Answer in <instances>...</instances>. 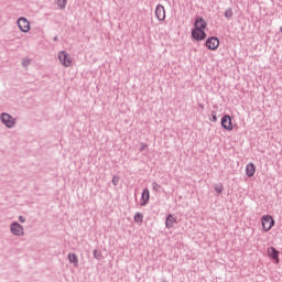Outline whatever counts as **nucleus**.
Wrapping results in <instances>:
<instances>
[{
  "instance_id": "f257e3e1",
  "label": "nucleus",
  "mask_w": 282,
  "mask_h": 282,
  "mask_svg": "<svg viewBox=\"0 0 282 282\" xmlns=\"http://www.w3.org/2000/svg\"><path fill=\"white\" fill-rule=\"evenodd\" d=\"M206 28H208V22H206L202 17H196L194 21V29L192 30V39H194V41H205Z\"/></svg>"
},
{
  "instance_id": "f03ea898",
  "label": "nucleus",
  "mask_w": 282,
  "mask_h": 282,
  "mask_svg": "<svg viewBox=\"0 0 282 282\" xmlns=\"http://www.w3.org/2000/svg\"><path fill=\"white\" fill-rule=\"evenodd\" d=\"M261 225L262 230L264 232H269V230H272V228H274V218L270 215H264L261 218Z\"/></svg>"
},
{
  "instance_id": "7ed1b4c3",
  "label": "nucleus",
  "mask_w": 282,
  "mask_h": 282,
  "mask_svg": "<svg viewBox=\"0 0 282 282\" xmlns=\"http://www.w3.org/2000/svg\"><path fill=\"white\" fill-rule=\"evenodd\" d=\"M279 254V250H276L274 247H269L267 249V256L269 257V259H272L274 263H276V265H279L280 263Z\"/></svg>"
},
{
  "instance_id": "20e7f679",
  "label": "nucleus",
  "mask_w": 282,
  "mask_h": 282,
  "mask_svg": "<svg viewBox=\"0 0 282 282\" xmlns=\"http://www.w3.org/2000/svg\"><path fill=\"white\" fill-rule=\"evenodd\" d=\"M1 120L3 124H6V127H8L9 129H12V127L17 124V121L14 120V118H12V116H10L9 113H2Z\"/></svg>"
},
{
  "instance_id": "39448f33",
  "label": "nucleus",
  "mask_w": 282,
  "mask_h": 282,
  "mask_svg": "<svg viewBox=\"0 0 282 282\" xmlns=\"http://www.w3.org/2000/svg\"><path fill=\"white\" fill-rule=\"evenodd\" d=\"M205 45L208 50H212L213 52H215V50L219 47V39L212 36L207 39V41L205 42Z\"/></svg>"
},
{
  "instance_id": "423d86ee",
  "label": "nucleus",
  "mask_w": 282,
  "mask_h": 282,
  "mask_svg": "<svg viewBox=\"0 0 282 282\" xmlns=\"http://www.w3.org/2000/svg\"><path fill=\"white\" fill-rule=\"evenodd\" d=\"M221 127H224L226 129V131H232L234 127H232V118H230L229 115H225L221 118L220 121Z\"/></svg>"
},
{
  "instance_id": "0eeeda50",
  "label": "nucleus",
  "mask_w": 282,
  "mask_h": 282,
  "mask_svg": "<svg viewBox=\"0 0 282 282\" xmlns=\"http://www.w3.org/2000/svg\"><path fill=\"white\" fill-rule=\"evenodd\" d=\"M18 28L21 30V32H30V21L25 18H19L18 19Z\"/></svg>"
},
{
  "instance_id": "6e6552de",
  "label": "nucleus",
  "mask_w": 282,
  "mask_h": 282,
  "mask_svg": "<svg viewBox=\"0 0 282 282\" xmlns=\"http://www.w3.org/2000/svg\"><path fill=\"white\" fill-rule=\"evenodd\" d=\"M155 17L158 21H164L166 19V9H164V6L158 4L155 8Z\"/></svg>"
},
{
  "instance_id": "1a4fd4ad",
  "label": "nucleus",
  "mask_w": 282,
  "mask_h": 282,
  "mask_svg": "<svg viewBox=\"0 0 282 282\" xmlns=\"http://www.w3.org/2000/svg\"><path fill=\"white\" fill-rule=\"evenodd\" d=\"M58 58H59L62 65H64V67H70L72 66V59L69 58V55L67 53L59 52Z\"/></svg>"
},
{
  "instance_id": "9d476101",
  "label": "nucleus",
  "mask_w": 282,
  "mask_h": 282,
  "mask_svg": "<svg viewBox=\"0 0 282 282\" xmlns=\"http://www.w3.org/2000/svg\"><path fill=\"white\" fill-rule=\"evenodd\" d=\"M11 232L15 235L17 237L23 236V226H21L19 223H13L11 225Z\"/></svg>"
},
{
  "instance_id": "9b49d317",
  "label": "nucleus",
  "mask_w": 282,
  "mask_h": 282,
  "mask_svg": "<svg viewBox=\"0 0 282 282\" xmlns=\"http://www.w3.org/2000/svg\"><path fill=\"white\" fill-rule=\"evenodd\" d=\"M151 197V194L149 192V188H144L141 194L140 204L141 206H147L149 204V198Z\"/></svg>"
},
{
  "instance_id": "f8f14e48",
  "label": "nucleus",
  "mask_w": 282,
  "mask_h": 282,
  "mask_svg": "<svg viewBox=\"0 0 282 282\" xmlns=\"http://www.w3.org/2000/svg\"><path fill=\"white\" fill-rule=\"evenodd\" d=\"M175 224H177V218L171 214L167 215L166 220H165V227L171 229V228H173V226H175Z\"/></svg>"
},
{
  "instance_id": "ddd939ff",
  "label": "nucleus",
  "mask_w": 282,
  "mask_h": 282,
  "mask_svg": "<svg viewBox=\"0 0 282 282\" xmlns=\"http://www.w3.org/2000/svg\"><path fill=\"white\" fill-rule=\"evenodd\" d=\"M246 173L248 177H253L254 173H257V167L252 163H249L246 166Z\"/></svg>"
},
{
  "instance_id": "4468645a",
  "label": "nucleus",
  "mask_w": 282,
  "mask_h": 282,
  "mask_svg": "<svg viewBox=\"0 0 282 282\" xmlns=\"http://www.w3.org/2000/svg\"><path fill=\"white\" fill-rule=\"evenodd\" d=\"M143 219H144V215H142L141 213H137V214L134 215V221H135V224H142Z\"/></svg>"
},
{
  "instance_id": "2eb2a0df",
  "label": "nucleus",
  "mask_w": 282,
  "mask_h": 282,
  "mask_svg": "<svg viewBox=\"0 0 282 282\" xmlns=\"http://www.w3.org/2000/svg\"><path fill=\"white\" fill-rule=\"evenodd\" d=\"M226 19H232V9H227L225 11Z\"/></svg>"
},
{
  "instance_id": "dca6fc26",
  "label": "nucleus",
  "mask_w": 282,
  "mask_h": 282,
  "mask_svg": "<svg viewBox=\"0 0 282 282\" xmlns=\"http://www.w3.org/2000/svg\"><path fill=\"white\" fill-rule=\"evenodd\" d=\"M65 3H67V0H57V6H59V8H65Z\"/></svg>"
},
{
  "instance_id": "f3484780",
  "label": "nucleus",
  "mask_w": 282,
  "mask_h": 282,
  "mask_svg": "<svg viewBox=\"0 0 282 282\" xmlns=\"http://www.w3.org/2000/svg\"><path fill=\"white\" fill-rule=\"evenodd\" d=\"M118 182H120V177L113 176V177H112V184H113V186H118Z\"/></svg>"
},
{
  "instance_id": "a211bd4d",
  "label": "nucleus",
  "mask_w": 282,
  "mask_h": 282,
  "mask_svg": "<svg viewBox=\"0 0 282 282\" xmlns=\"http://www.w3.org/2000/svg\"><path fill=\"white\" fill-rule=\"evenodd\" d=\"M216 193H221L224 191V186L219 185L215 187Z\"/></svg>"
},
{
  "instance_id": "6ab92c4d",
  "label": "nucleus",
  "mask_w": 282,
  "mask_h": 282,
  "mask_svg": "<svg viewBox=\"0 0 282 282\" xmlns=\"http://www.w3.org/2000/svg\"><path fill=\"white\" fill-rule=\"evenodd\" d=\"M152 188H153V191H158L160 188V184L152 183Z\"/></svg>"
},
{
  "instance_id": "aec40b11",
  "label": "nucleus",
  "mask_w": 282,
  "mask_h": 282,
  "mask_svg": "<svg viewBox=\"0 0 282 282\" xmlns=\"http://www.w3.org/2000/svg\"><path fill=\"white\" fill-rule=\"evenodd\" d=\"M22 65L23 67H28V65H30V59H23Z\"/></svg>"
},
{
  "instance_id": "412c9836",
  "label": "nucleus",
  "mask_w": 282,
  "mask_h": 282,
  "mask_svg": "<svg viewBox=\"0 0 282 282\" xmlns=\"http://www.w3.org/2000/svg\"><path fill=\"white\" fill-rule=\"evenodd\" d=\"M212 120H213V122H217V115L215 112H213Z\"/></svg>"
},
{
  "instance_id": "4be33fe9",
  "label": "nucleus",
  "mask_w": 282,
  "mask_h": 282,
  "mask_svg": "<svg viewBox=\"0 0 282 282\" xmlns=\"http://www.w3.org/2000/svg\"><path fill=\"white\" fill-rule=\"evenodd\" d=\"M73 263H75V265H77L78 264V259L76 258V256H73Z\"/></svg>"
},
{
  "instance_id": "5701e85b",
  "label": "nucleus",
  "mask_w": 282,
  "mask_h": 282,
  "mask_svg": "<svg viewBox=\"0 0 282 282\" xmlns=\"http://www.w3.org/2000/svg\"><path fill=\"white\" fill-rule=\"evenodd\" d=\"M21 224H25V218L23 216H20Z\"/></svg>"
},
{
  "instance_id": "b1692460",
  "label": "nucleus",
  "mask_w": 282,
  "mask_h": 282,
  "mask_svg": "<svg viewBox=\"0 0 282 282\" xmlns=\"http://www.w3.org/2000/svg\"><path fill=\"white\" fill-rule=\"evenodd\" d=\"M68 259H72V253L68 254Z\"/></svg>"
},
{
  "instance_id": "393cba45",
  "label": "nucleus",
  "mask_w": 282,
  "mask_h": 282,
  "mask_svg": "<svg viewBox=\"0 0 282 282\" xmlns=\"http://www.w3.org/2000/svg\"><path fill=\"white\" fill-rule=\"evenodd\" d=\"M145 147H147V145H143V147L141 148V151H143Z\"/></svg>"
},
{
  "instance_id": "a878e982",
  "label": "nucleus",
  "mask_w": 282,
  "mask_h": 282,
  "mask_svg": "<svg viewBox=\"0 0 282 282\" xmlns=\"http://www.w3.org/2000/svg\"><path fill=\"white\" fill-rule=\"evenodd\" d=\"M94 254H95L96 258H98V257L96 256V251L94 252Z\"/></svg>"
},
{
  "instance_id": "bb28decb",
  "label": "nucleus",
  "mask_w": 282,
  "mask_h": 282,
  "mask_svg": "<svg viewBox=\"0 0 282 282\" xmlns=\"http://www.w3.org/2000/svg\"><path fill=\"white\" fill-rule=\"evenodd\" d=\"M280 31L282 32V28H280Z\"/></svg>"
}]
</instances>
